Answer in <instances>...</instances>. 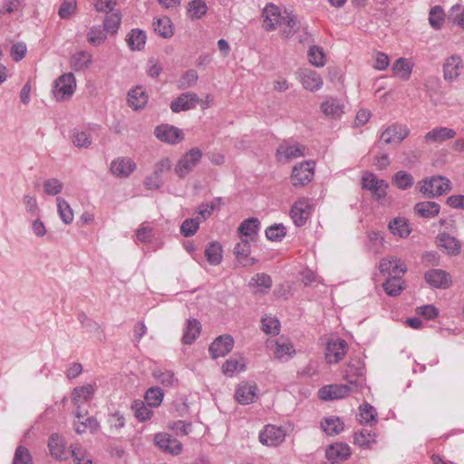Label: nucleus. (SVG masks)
I'll use <instances>...</instances> for the list:
<instances>
[{"instance_id": "f257e3e1", "label": "nucleus", "mask_w": 464, "mask_h": 464, "mask_svg": "<svg viewBox=\"0 0 464 464\" xmlns=\"http://www.w3.org/2000/svg\"><path fill=\"white\" fill-rule=\"evenodd\" d=\"M451 189L450 181L443 176H433L422 181L420 192L428 198H435L446 194Z\"/></svg>"}, {"instance_id": "f03ea898", "label": "nucleus", "mask_w": 464, "mask_h": 464, "mask_svg": "<svg viewBox=\"0 0 464 464\" xmlns=\"http://www.w3.org/2000/svg\"><path fill=\"white\" fill-rule=\"evenodd\" d=\"M76 88V82L73 73L68 72L61 75L55 82L53 95L58 102L70 98Z\"/></svg>"}, {"instance_id": "7ed1b4c3", "label": "nucleus", "mask_w": 464, "mask_h": 464, "mask_svg": "<svg viewBox=\"0 0 464 464\" xmlns=\"http://www.w3.org/2000/svg\"><path fill=\"white\" fill-rule=\"evenodd\" d=\"M201 158L202 151L198 148H192L179 159L174 168L175 173L180 179L185 178L200 161Z\"/></svg>"}, {"instance_id": "20e7f679", "label": "nucleus", "mask_w": 464, "mask_h": 464, "mask_svg": "<svg viewBox=\"0 0 464 464\" xmlns=\"http://www.w3.org/2000/svg\"><path fill=\"white\" fill-rule=\"evenodd\" d=\"M314 162L312 160L304 161L293 168L291 174V182L293 186H305L314 178Z\"/></svg>"}, {"instance_id": "39448f33", "label": "nucleus", "mask_w": 464, "mask_h": 464, "mask_svg": "<svg viewBox=\"0 0 464 464\" xmlns=\"http://www.w3.org/2000/svg\"><path fill=\"white\" fill-rule=\"evenodd\" d=\"M388 183L384 179H378L372 173H367L362 178V187L370 190L377 200L383 198L387 194Z\"/></svg>"}, {"instance_id": "423d86ee", "label": "nucleus", "mask_w": 464, "mask_h": 464, "mask_svg": "<svg viewBox=\"0 0 464 464\" xmlns=\"http://www.w3.org/2000/svg\"><path fill=\"white\" fill-rule=\"evenodd\" d=\"M424 279L430 286L438 289H448L452 285L451 276L445 270L439 268L426 271Z\"/></svg>"}, {"instance_id": "0eeeda50", "label": "nucleus", "mask_w": 464, "mask_h": 464, "mask_svg": "<svg viewBox=\"0 0 464 464\" xmlns=\"http://www.w3.org/2000/svg\"><path fill=\"white\" fill-rule=\"evenodd\" d=\"M154 135L158 140L169 144H177L184 139L182 130L169 124H161L155 128Z\"/></svg>"}, {"instance_id": "6e6552de", "label": "nucleus", "mask_w": 464, "mask_h": 464, "mask_svg": "<svg viewBox=\"0 0 464 464\" xmlns=\"http://www.w3.org/2000/svg\"><path fill=\"white\" fill-rule=\"evenodd\" d=\"M409 134L410 129L406 125L392 124L382 131L381 140L385 144H400Z\"/></svg>"}, {"instance_id": "1a4fd4ad", "label": "nucleus", "mask_w": 464, "mask_h": 464, "mask_svg": "<svg viewBox=\"0 0 464 464\" xmlns=\"http://www.w3.org/2000/svg\"><path fill=\"white\" fill-rule=\"evenodd\" d=\"M234 347V338L230 334H223L217 337L209 345L208 351L216 359L228 354Z\"/></svg>"}, {"instance_id": "9d476101", "label": "nucleus", "mask_w": 464, "mask_h": 464, "mask_svg": "<svg viewBox=\"0 0 464 464\" xmlns=\"http://www.w3.org/2000/svg\"><path fill=\"white\" fill-rule=\"evenodd\" d=\"M285 432L281 427L266 425L259 434V441L266 446H277L285 440Z\"/></svg>"}, {"instance_id": "9b49d317", "label": "nucleus", "mask_w": 464, "mask_h": 464, "mask_svg": "<svg viewBox=\"0 0 464 464\" xmlns=\"http://www.w3.org/2000/svg\"><path fill=\"white\" fill-rule=\"evenodd\" d=\"M347 343L343 339L331 340L325 349V359L328 363L341 361L347 352Z\"/></svg>"}, {"instance_id": "f8f14e48", "label": "nucleus", "mask_w": 464, "mask_h": 464, "mask_svg": "<svg viewBox=\"0 0 464 464\" xmlns=\"http://www.w3.org/2000/svg\"><path fill=\"white\" fill-rule=\"evenodd\" d=\"M201 102V100L195 92H184L170 102V109L173 112L188 111Z\"/></svg>"}, {"instance_id": "ddd939ff", "label": "nucleus", "mask_w": 464, "mask_h": 464, "mask_svg": "<svg viewBox=\"0 0 464 464\" xmlns=\"http://www.w3.org/2000/svg\"><path fill=\"white\" fill-rule=\"evenodd\" d=\"M351 392V388L346 384L325 385L319 389L318 397L323 401H333L343 399Z\"/></svg>"}, {"instance_id": "4468645a", "label": "nucleus", "mask_w": 464, "mask_h": 464, "mask_svg": "<svg viewBox=\"0 0 464 464\" xmlns=\"http://www.w3.org/2000/svg\"><path fill=\"white\" fill-rule=\"evenodd\" d=\"M291 218L297 227H302L305 224L311 214V207L308 200L300 198L294 203L291 208Z\"/></svg>"}, {"instance_id": "2eb2a0df", "label": "nucleus", "mask_w": 464, "mask_h": 464, "mask_svg": "<svg viewBox=\"0 0 464 464\" xmlns=\"http://www.w3.org/2000/svg\"><path fill=\"white\" fill-rule=\"evenodd\" d=\"M135 169V162L129 158H118L112 160L110 166L111 174L119 178H127Z\"/></svg>"}, {"instance_id": "dca6fc26", "label": "nucleus", "mask_w": 464, "mask_h": 464, "mask_svg": "<svg viewBox=\"0 0 464 464\" xmlns=\"http://www.w3.org/2000/svg\"><path fill=\"white\" fill-rule=\"evenodd\" d=\"M379 268L382 275L389 276H399L403 275L407 270L406 265L398 258H382L380 262Z\"/></svg>"}, {"instance_id": "f3484780", "label": "nucleus", "mask_w": 464, "mask_h": 464, "mask_svg": "<svg viewBox=\"0 0 464 464\" xmlns=\"http://www.w3.org/2000/svg\"><path fill=\"white\" fill-rule=\"evenodd\" d=\"M263 17L265 18L263 27L266 31H272L276 28V25L280 26L285 15H281L276 5L269 4L263 10Z\"/></svg>"}, {"instance_id": "a211bd4d", "label": "nucleus", "mask_w": 464, "mask_h": 464, "mask_svg": "<svg viewBox=\"0 0 464 464\" xmlns=\"http://www.w3.org/2000/svg\"><path fill=\"white\" fill-rule=\"evenodd\" d=\"M155 442L159 448L172 455H179L182 450L181 442L166 433L156 434Z\"/></svg>"}, {"instance_id": "6ab92c4d", "label": "nucleus", "mask_w": 464, "mask_h": 464, "mask_svg": "<svg viewBox=\"0 0 464 464\" xmlns=\"http://www.w3.org/2000/svg\"><path fill=\"white\" fill-rule=\"evenodd\" d=\"M325 455L333 464H338L351 456V449L345 443H334L326 449Z\"/></svg>"}, {"instance_id": "aec40b11", "label": "nucleus", "mask_w": 464, "mask_h": 464, "mask_svg": "<svg viewBox=\"0 0 464 464\" xmlns=\"http://www.w3.org/2000/svg\"><path fill=\"white\" fill-rule=\"evenodd\" d=\"M438 247L444 249L449 255L456 256L460 252V243L456 237L443 232L440 233L436 237Z\"/></svg>"}, {"instance_id": "412c9836", "label": "nucleus", "mask_w": 464, "mask_h": 464, "mask_svg": "<svg viewBox=\"0 0 464 464\" xmlns=\"http://www.w3.org/2000/svg\"><path fill=\"white\" fill-rule=\"evenodd\" d=\"M462 60L459 55L450 56L443 65L444 79L453 81L457 79L461 72Z\"/></svg>"}, {"instance_id": "4be33fe9", "label": "nucleus", "mask_w": 464, "mask_h": 464, "mask_svg": "<svg viewBox=\"0 0 464 464\" xmlns=\"http://www.w3.org/2000/svg\"><path fill=\"white\" fill-rule=\"evenodd\" d=\"M322 112L333 120L339 119L344 112L343 104L336 98L327 97L321 104Z\"/></svg>"}, {"instance_id": "5701e85b", "label": "nucleus", "mask_w": 464, "mask_h": 464, "mask_svg": "<svg viewBox=\"0 0 464 464\" xmlns=\"http://www.w3.org/2000/svg\"><path fill=\"white\" fill-rule=\"evenodd\" d=\"M456 136L453 129L447 127H436L426 133L424 140L427 143H441L445 140H451Z\"/></svg>"}, {"instance_id": "b1692460", "label": "nucleus", "mask_w": 464, "mask_h": 464, "mask_svg": "<svg viewBox=\"0 0 464 464\" xmlns=\"http://www.w3.org/2000/svg\"><path fill=\"white\" fill-rule=\"evenodd\" d=\"M256 391L255 383H240L236 390L235 398L240 404H249L254 401Z\"/></svg>"}, {"instance_id": "393cba45", "label": "nucleus", "mask_w": 464, "mask_h": 464, "mask_svg": "<svg viewBox=\"0 0 464 464\" xmlns=\"http://www.w3.org/2000/svg\"><path fill=\"white\" fill-rule=\"evenodd\" d=\"M250 252L251 246L248 239L242 238L234 248V254L236 255L237 259L244 266L254 265L256 262V259L249 257Z\"/></svg>"}, {"instance_id": "a878e982", "label": "nucleus", "mask_w": 464, "mask_h": 464, "mask_svg": "<svg viewBox=\"0 0 464 464\" xmlns=\"http://www.w3.org/2000/svg\"><path fill=\"white\" fill-rule=\"evenodd\" d=\"M281 36L291 38L300 28V22L292 13H286L279 26Z\"/></svg>"}, {"instance_id": "bb28decb", "label": "nucleus", "mask_w": 464, "mask_h": 464, "mask_svg": "<svg viewBox=\"0 0 464 464\" xmlns=\"http://www.w3.org/2000/svg\"><path fill=\"white\" fill-rule=\"evenodd\" d=\"M301 83L304 89L315 92L322 88L323 79L316 72L304 70L301 74Z\"/></svg>"}, {"instance_id": "cd10ccee", "label": "nucleus", "mask_w": 464, "mask_h": 464, "mask_svg": "<svg viewBox=\"0 0 464 464\" xmlns=\"http://www.w3.org/2000/svg\"><path fill=\"white\" fill-rule=\"evenodd\" d=\"M77 421L74 422V430L78 434H82L86 430H90L91 432L97 431L99 428V422L93 417H86L82 415L81 412L77 411L76 413Z\"/></svg>"}, {"instance_id": "c85d7f7f", "label": "nucleus", "mask_w": 464, "mask_h": 464, "mask_svg": "<svg viewBox=\"0 0 464 464\" xmlns=\"http://www.w3.org/2000/svg\"><path fill=\"white\" fill-rule=\"evenodd\" d=\"M48 448L52 456L60 460L66 459L70 454L65 450L63 440L57 433L52 434L49 438Z\"/></svg>"}, {"instance_id": "c756f323", "label": "nucleus", "mask_w": 464, "mask_h": 464, "mask_svg": "<svg viewBox=\"0 0 464 464\" xmlns=\"http://www.w3.org/2000/svg\"><path fill=\"white\" fill-rule=\"evenodd\" d=\"M92 63V55L87 51H79L72 55L70 65L74 71H84Z\"/></svg>"}, {"instance_id": "7c9ffc66", "label": "nucleus", "mask_w": 464, "mask_h": 464, "mask_svg": "<svg viewBox=\"0 0 464 464\" xmlns=\"http://www.w3.org/2000/svg\"><path fill=\"white\" fill-rule=\"evenodd\" d=\"M146 33L140 29H132L127 34L126 42L131 51H140L146 44Z\"/></svg>"}, {"instance_id": "2f4dec72", "label": "nucleus", "mask_w": 464, "mask_h": 464, "mask_svg": "<svg viewBox=\"0 0 464 464\" xmlns=\"http://www.w3.org/2000/svg\"><path fill=\"white\" fill-rule=\"evenodd\" d=\"M304 147L300 146L298 144H289L287 141L284 140L281 144H279L276 154L278 156H285L286 160H293L298 157L304 156Z\"/></svg>"}, {"instance_id": "473e14b6", "label": "nucleus", "mask_w": 464, "mask_h": 464, "mask_svg": "<svg viewBox=\"0 0 464 464\" xmlns=\"http://www.w3.org/2000/svg\"><path fill=\"white\" fill-rule=\"evenodd\" d=\"M440 207L433 201H423L415 204L414 211L421 218H432L439 215Z\"/></svg>"}, {"instance_id": "72a5a7b5", "label": "nucleus", "mask_w": 464, "mask_h": 464, "mask_svg": "<svg viewBox=\"0 0 464 464\" xmlns=\"http://www.w3.org/2000/svg\"><path fill=\"white\" fill-rule=\"evenodd\" d=\"M201 331V324L197 319H188L184 329L182 342L185 344H191L195 342Z\"/></svg>"}, {"instance_id": "f704fd0d", "label": "nucleus", "mask_w": 464, "mask_h": 464, "mask_svg": "<svg viewBox=\"0 0 464 464\" xmlns=\"http://www.w3.org/2000/svg\"><path fill=\"white\" fill-rule=\"evenodd\" d=\"M321 428L327 435L334 436L343 430L344 423L339 417L331 416L322 420Z\"/></svg>"}, {"instance_id": "c9c22d12", "label": "nucleus", "mask_w": 464, "mask_h": 464, "mask_svg": "<svg viewBox=\"0 0 464 464\" xmlns=\"http://www.w3.org/2000/svg\"><path fill=\"white\" fill-rule=\"evenodd\" d=\"M148 102V96L141 86L130 90L128 92V102L129 105L134 110H139L145 106Z\"/></svg>"}, {"instance_id": "e433bc0d", "label": "nucleus", "mask_w": 464, "mask_h": 464, "mask_svg": "<svg viewBox=\"0 0 464 464\" xmlns=\"http://www.w3.org/2000/svg\"><path fill=\"white\" fill-rule=\"evenodd\" d=\"M105 18L103 21V29L107 34H117L121 23V14L118 10H114L109 13H105Z\"/></svg>"}, {"instance_id": "4c0bfd02", "label": "nucleus", "mask_w": 464, "mask_h": 464, "mask_svg": "<svg viewBox=\"0 0 464 464\" xmlns=\"http://www.w3.org/2000/svg\"><path fill=\"white\" fill-rule=\"evenodd\" d=\"M259 226L260 222L256 218H250L240 224L238 231L242 236L246 237L253 241L255 237L257 235Z\"/></svg>"}, {"instance_id": "58836bf2", "label": "nucleus", "mask_w": 464, "mask_h": 464, "mask_svg": "<svg viewBox=\"0 0 464 464\" xmlns=\"http://www.w3.org/2000/svg\"><path fill=\"white\" fill-rule=\"evenodd\" d=\"M222 246L218 242H211L206 246L205 256L210 265L217 266L222 260Z\"/></svg>"}, {"instance_id": "ea45409f", "label": "nucleus", "mask_w": 464, "mask_h": 464, "mask_svg": "<svg viewBox=\"0 0 464 464\" xmlns=\"http://www.w3.org/2000/svg\"><path fill=\"white\" fill-rule=\"evenodd\" d=\"M187 12L192 20H198L207 14L208 6L204 0H192L188 3Z\"/></svg>"}, {"instance_id": "a19ab883", "label": "nucleus", "mask_w": 464, "mask_h": 464, "mask_svg": "<svg viewBox=\"0 0 464 464\" xmlns=\"http://www.w3.org/2000/svg\"><path fill=\"white\" fill-rule=\"evenodd\" d=\"M388 227L393 235L401 237H407L411 231L407 220L403 218H393L390 221Z\"/></svg>"}, {"instance_id": "79ce46f5", "label": "nucleus", "mask_w": 464, "mask_h": 464, "mask_svg": "<svg viewBox=\"0 0 464 464\" xmlns=\"http://www.w3.org/2000/svg\"><path fill=\"white\" fill-rule=\"evenodd\" d=\"M403 281L399 276H390L384 283H383V289L390 296H397L401 294V292L403 290Z\"/></svg>"}, {"instance_id": "37998d69", "label": "nucleus", "mask_w": 464, "mask_h": 464, "mask_svg": "<svg viewBox=\"0 0 464 464\" xmlns=\"http://www.w3.org/2000/svg\"><path fill=\"white\" fill-rule=\"evenodd\" d=\"M295 353V350L291 343L286 341L282 342L281 340L276 341L275 350L276 358L287 361Z\"/></svg>"}, {"instance_id": "c03bdc74", "label": "nucleus", "mask_w": 464, "mask_h": 464, "mask_svg": "<svg viewBox=\"0 0 464 464\" xmlns=\"http://www.w3.org/2000/svg\"><path fill=\"white\" fill-rule=\"evenodd\" d=\"M360 419L359 421L361 424H370L372 425V423H375L376 417H377V411L376 409L372 406L371 404L364 402L362 403L360 408Z\"/></svg>"}, {"instance_id": "a18cd8bd", "label": "nucleus", "mask_w": 464, "mask_h": 464, "mask_svg": "<svg viewBox=\"0 0 464 464\" xmlns=\"http://www.w3.org/2000/svg\"><path fill=\"white\" fill-rule=\"evenodd\" d=\"M392 184L400 189H408L413 185V177L407 171L399 170L392 178Z\"/></svg>"}, {"instance_id": "49530a36", "label": "nucleus", "mask_w": 464, "mask_h": 464, "mask_svg": "<svg viewBox=\"0 0 464 464\" xmlns=\"http://www.w3.org/2000/svg\"><path fill=\"white\" fill-rule=\"evenodd\" d=\"M95 387L93 384H86L83 386L76 387L73 389L72 397L74 405L78 404L80 399H83L84 401H87L92 398L94 393Z\"/></svg>"}, {"instance_id": "de8ad7c7", "label": "nucleus", "mask_w": 464, "mask_h": 464, "mask_svg": "<svg viewBox=\"0 0 464 464\" xmlns=\"http://www.w3.org/2000/svg\"><path fill=\"white\" fill-rule=\"evenodd\" d=\"M154 31L163 38L173 35V29L170 20L168 17L159 18L154 23Z\"/></svg>"}, {"instance_id": "09e8293b", "label": "nucleus", "mask_w": 464, "mask_h": 464, "mask_svg": "<svg viewBox=\"0 0 464 464\" xmlns=\"http://www.w3.org/2000/svg\"><path fill=\"white\" fill-rule=\"evenodd\" d=\"M56 201L61 219L66 225L71 224L73 220V212L69 203L61 197H58Z\"/></svg>"}, {"instance_id": "8fccbe9b", "label": "nucleus", "mask_w": 464, "mask_h": 464, "mask_svg": "<svg viewBox=\"0 0 464 464\" xmlns=\"http://www.w3.org/2000/svg\"><path fill=\"white\" fill-rule=\"evenodd\" d=\"M249 286L262 287L261 293H267L272 287L271 276L265 273H258L249 281Z\"/></svg>"}, {"instance_id": "3c124183", "label": "nucleus", "mask_w": 464, "mask_h": 464, "mask_svg": "<svg viewBox=\"0 0 464 464\" xmlns=\"http://www.w3.org/2000/svg\"><path fill=\"white\" fill-rule=\"evenodd\" d=\"M72 141L77 148H89L92 142L91 134L77 129L72 133Z\"/></svg>"}, {"instance_id": "603ef678", "label": "nucleus", "mask_w": 464, "mask_h": 464, "mask_svg": "<svg viewBox=\"0 0 464 464\" xmlns=\"http://www.w3.org/2000/svg\"><path fill=\"white\" fill-rule=\"evenodd\" d=\"M392 70L402 80H408L411 74V66L406 58H399L392 65Z\"/></svg>"}, {"instance_id": "864d4df0", "label": "nucleus", "mask_w": 464, "mask_h": 464, "mask_svg": "<svg viewBox=\"0 0 464 464\" xmlns=\"http://www.w3.org/2000/svg\"><path fill=\"white\" fill-rule=\"evenodd\" d=\"M199 218H187L180 226V233L185 237H192L198 231L200 225Z\"/></svg>"}, {"instance_id": "5fc2aeb1", "label": "nucleus", "mask_w": 464, "mask_h": 464, "mask_svg": "<svg viewBox=\"0 0 464 464\" xmlns=\"http://www.w3.org/2000/svg\"><path fill=\"white\" fill-rule=\"evenodd\" d=\"M375 433L367 429H362L359 432L354 433V444L360 447H369L372 442H375Z\"/></svg>"}, {"instance_id": "6e6d98bb", "label": "nucleus", "mask_w": 464, "mask_h": 464, "mask_svg": "<svg viewBox=\"0 0 464 464\" xmlns=\"http://www.w3.org/2000/svg\"><path fill=\"white\" fill-rule=\"evenodd\" d=\"M444 10L440 5L433 6L430 11L429 22L432 28L440 29L444 22Z\"/></svg>"}, {"instance_id": "4d7b16f0", "label": "nucleus", "mask_w": 464, "mask_h": 464, "mask_svg": "<svg viewBox=\"0 0 464 464\" xmlns=\"http://www.w3.org/2000/svg\"><path fill=\"white\" fill-rule=\"evenodd\" d=\"M309 62L316 66L323 67L325 64V54L322 47L313 45L308 51Z\"/></svg>"}, {"instance_id": "13d9d810", "label": "nucleus", "mask_w": 464, "mask_h": 464, "mask_svg": "<svg viewBox=\"0 0 464 464\" xmlns=\"http://www.w3.org/2000/svg\"><path fill=\"white\" fill-rule=\"evenodd\" d=\"M163 395L160 387H151L145 392L144 399L149 406L158 407L162 401Z\"/></svg>"}, {"instance_id": "bf43d9fd", "label": "nucleus", "mask_w": 464, "mask_h": 464, "mask_svg": "<svg viewBox=\"0 0 464 464\" xmlns=\"http://www.w3.org/2000/svg\"><path fill=\"white\" fill-rule=\"evenodd\" d=\"M131 409L134 412V416L140 421L150 420L152 416V411L146 407L142 401H135L131 405Z\"/></svg>"}, {"instance_id": "052dcab7", "label": "nucleus", "mask_w": 464, "mask_h": 464, "mask_svg": "<svg viewBox=\"0 0 464 464\" xmlns=\"http://www.w3.org/2000/svg\"><path fill=\"white\" fill-rule=\"evenodd\" d=\"M106 32L102 30L100 26L92 27L87 34V40L90 44L98 46L106 40Z\"/></svg>"}, {"instance_id": "680f3d73", "label": "nucleus", "mask_w": 464, "mask_h": 464, "mask_svg": "<svg viewBox=\"0 0 464 464\" xmlns=\"http://www.w3.org/2000/svg\"><path fill=\"white\" fill-rule=\"evenodd\" d=\"M286 235V229L282 224H274L266 229V237L271 241H280Z\"/></svg>"}, {"instance_id": "e2e57ef3", "label": "nucleus", "mask_w": 464, "mask_h": 464, "mask_svg": "<svg viewBox=\"0 0 464 464\" xmlns=\"http://www.w3.org/2000/svg\"><path fill=\"white\" fill-rule=\"evenodd\" d=\"M198 75L196 70L186 71L179 80V88L186 89L194 86L197 83Z\"/></svg>"}, {"instance_id": "0e129e2a", "label": "nucleus", "mask_w": 464, "mask_h": 464, "mask_svg": "<svg viewBox=\"0 0 464 464\" xmlns=\"http://www.w3.org/2000/svg\"><path fill=\"white\" fill-rule=\"evenodd\" d=\"M448 20L464 28V7L460 5H453L450 10Z\"/></svg>"}, {"instance_id": "69168bd1", "label": "nucleus", "mask_w": 464, "mask_h": 464, "mask_svg": "<svg viewBox=\"0 0 464 464\" xmlns=\"http://www.w3.org/2000/svg\"><path fill=\"white\" fill-rule=\"evenodd\" d=\"M13 464H32V456L27 448L18 446L14 451Z\"/></svg>"}, {"instance_id": "338daca9", "label": "nucleus", "mask_w": 464, "mask_h": 464, "mask_svg": "<svg viewBox=\"0 0 464 464\" xmlns=\"http://www.w3.org/2000/svg\"><path fill=\"white\" fill-rule=\"evenodd\" d=\"M77 3L76 0H63L58 14L62 19H69L76 11Z\"/></svg>"}, {"instance_id": "774afa93", "label": "nucleus", "mask_w": 464, "mask_h": 464, "mask_svg": "<svg viewBox=\"0 0 464 464\" xmlns=\"http://www.w3.org/2000/svg\"><path fill=\"white\" fill-rule=\"evenodd\" d=\"M63 188V184L57 179H49L44 183V190L47 195H58L62 192Z\"/></svg>"}]
</instances>
